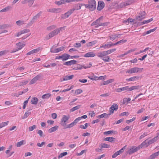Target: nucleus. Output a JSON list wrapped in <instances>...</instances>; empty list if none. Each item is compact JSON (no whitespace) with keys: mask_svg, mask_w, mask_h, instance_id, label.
Segmentation results:
<instances>
[{"mask_svg":"<svg viewBox=\"0 0 159 159\" xmlns=\"http://www.w3.org/2000/svg\"><path fill=\"white\" fill-rule=\"evenodd\" d=\"M65 27H61L54 30L53 31L49 33L46 36L45 39L46 40H48L50 38L54 37L60 33L61 31H62L64 30Z\"/></svg>","mask_w":159,"mask_h":159,"instance_id":"1","label":"nucleus"},{"mask_svg":"<svg viewBox=\"0 0 159 159\" xmlns=\"http://www.w3.org/2000/svg\"><path fill=\"white\" fill-rule=\"evenodd\" d=\"M148 140V139L144 141L140 145H139L138 147H136L135 146H133V147L128 151V153L131 155L132 153L137 152L138 150H139L143 146H145L147 144L146 141Z\"/></svg>","mask_w":159,"mask_h":159,"instance_id":"2","label":"nucleus"},{"mask_svg":"<svg viewBox=\"0 0 159 159\" xmlns=\"http://www.w3.org/2000/svg\"><path fill=\"white\" fill-rule=\"evenodd\" d=\"M87 8H88L91 11H93L96 9V3L95 0H89L88 4H84Z\"/></svg>","mask_w":159,"mask_h":159,"instance_id":"3","label":"nucleus"},{"mask_svg":"<svg viewBox=\"0 0 159 159\" xmlns=\"http://www.w3.org/2000/svg\"><path fill=\"white\" fill-rule=\"evenodd\" d=\"M69 117L66 116H64L61 120V124L64 126L65 128H69L70 127V124L68 120Z\"/></svg>","mask_w":159,"mask_h":159,"instance_id":"4","label":"nucleus"},{"mask_svg":"<svg viewBox=\"0 0 159 159\" xmlns=\"http://www.w3.org/2000/svg\"><path fill=\"white\" fill-rule=\"evenodd\" d=\"M143 68H138V67H134L131 68L130 70H128L126 73L132 74L133 73H137L138 72H140L142 71Z\"/></svg>","mask_w":159,"mask_h":159,"instance_id":"5","label":"nucleus"},{"mask_svg":"<svg viewBox=\"0 0 159 159\" xmlns=\"http://www.w3.org/2000/svg\"><path fill=\"white\" fill-rule=\"evenodd\" d=\"M113 46V43L110 42H107L106 43H104L100 47V48H103L104 49H107L111 48Z\"/></svg>","mask_w":159,"mask_h":159,"instance_id":"6","label":"nucleus"},{"mask_svg":"<svg viewBox=\"0 0 159 159\" xmlns=\"http://www.w3.org/2000/svg\"><path fill=\"white\" fill-rule=\"evenodd\" d=\"M118 108V105L117 104H114L111 106L110 108L109 115H111L114 113V111H117Z\"/></svg>","mask_w":159,"mask_h":159,"instance_id":"7","label":"nucleus"},{"mask_svg":"<svg viewBox=\"0 0 159 159\" xmlns=\"http://www.w3.org/2000/svg\"><path fill=\"white\" fill-rule=\"evenodd\" d=\"M82 5H84V4L79 3L75 5L74 6L73 8L72 9L70 10V14L72 13L75 10H78L80 9Z\"/></svg>","mask_w":159,"mask_h":159,"instance_id":"8","label":"nucleus"},{"mask_svg":"<svg viewBox=\"0 0 159 159\" xmlns=\"http://www.w3.org/2000/svg\"><path fill=\"white\" fill-rule=\"evenodd\" d=\"M158 136L157 135V136L154 137L152 139L149 140L148 142H147L148 140L146 141V143L147 144L145 145H146V147H148V146L152 144L156 141L158 139Z\"/></svg>","mask_w":159,"mask_h":159,"instance_id":"9","label":"nucleus"},{"mask_svg":"<svg viewBox=\"0 0 159 159\" xmlns=\"http://www.w3.org/2000/svg\"><path fill=\"white\" fill-rule=\"evenodd\" d=\"M133 2L132 0H129L126 2L121 3L120 5V6L121 8L123 7L127 6L130 5L131 4H132Z\"/></svg>","mask_w":159,"mask_h":159,"instance_id":"10","label":"nucleus"},{"mask_svg":"<svg viewBox=\"0 0 159 159\" xmlns=\"http://www.w3.org/2000/svg\"><path fill=\"white\" fill-rule=\"evenodd\" d=\"M105 3L102 1H99L98 3V6L97 7V10L98 11L101 10L105 7Z\"/></svg>","mask_w":159,"mask_h":159,"instance_id":"11","label":"nucleus"},{"mask_svg":"<svg viewBox=\"0 0 159 159\" xmlns=\"http://www.w3.org/2000/svg\"><path fill=\"white\" fill-rule=\"evenodd\" d=\"M47 11L51 13H58L61 11V9L60 8H49L47 10Z\"/></svg>","mask_w":159,"mask_h":159,"instance_id":"12","label":"nucleus"},{"mask_svg":"<svg viewBox=\"0 0 159 159\" xmlns=\"http://www.w3.org/2000/svg\"><path fill=\"white\" fill-rule=\"evenodd\" d=\"M30 31V30L29 29H24L21 30L16 34H15V36L16 37H19L21 34L27 33Z\"/></svg>","mask_w":159,"mask_h":159,"instance_id":"13","label":"nucleus"},{"mask_svg":"<svg viewBox=\"0 0 159 159\" xmlns=\"http://www.w3.org/2000/svg\"><path fill=\"white\" fill-rule=\"evenodd\" d=\"M16 45L17 46L16 49L15 50H13V51H12V52H15L17 51H18L19 50L21 49L25 46V44L21 43H17L16 44Z\"/></svg>","mask_w":159,"mask_h":159,"instance_id":"14","label":"nucleus"},{"mask_svg":"<svg viewBox=\"0 0 159 159\" xmlns=\"http://www.w3.org/2000/svg\"><path fill=\"white\" fill-rule=\"evenodd\" d=\"M41 76L40 75H37L33 79L30 83V84H32L35 83L40 78Z\"/></svg>","mask_w":159,"mask_h":159,"instance_id":"15","label":"nucleus"},{"mask_svg":"<svg viewBox=\"0 0 159 159\" xmlns=\"http://www.w3.org/2000/svg\"><path fill=\"white\" fill-rule=\"evenodd\" d=\"M98 57H100L102 59L105 56H107L105 51L102 52H98L97 54Z\"/></svg>","mask_w":159,"mask_h":159,"instance_id":"16","label":"nucleus"},{"mask_svg":"<svg viewBox=\"0 0 159 159\" xmlns=\"http://www.w3.org/2000/svg\"><path fill=\"white\" fill-rule=\"evenodd\" d=\"M35 0H25L22 2V3L25 4L28 3V6L30 7L33 4Z\"/></svg>","mask_w":159,"mask_h":159,"instance_id":"17","label":"nucleus"},{"mask_svg":"<svg viewBox=\"0 0 159 159\" xmlns=\"http://www.w3.org/2000/svg\"><path fill=\"white\" fill-rule=\"evenodd\" d=\"M122 34H111L108 36V38L112 40H114L119 35H121Z\"/></svg>","mask_w":159,"mask_h":159,"instance_id":"18","label":"nucleus"},{"mask_svg":"<svg viewBox=\"0 0 159 159\" xmlns=\"http://www.w3.org/2000/svg\"><path fill=\"white\" fill-rule=\"evenodd\" d=\"M95 56V53L92 52H88L86 53L84 56V57H93Z\"/></svg>","mask_w":159,"mask_h":159,"instance_id":"19","label":"nucleus"},{"mask_svg":"<svg viewBox=\"0 0 159 159\" xmlns=\"http://www.w3.org/2000/svg\"><path fill=\"white\" fill-rule=\"evenodd\" d=\"M40 50V48H38L34 49L33 50L30 51L28 53H27V55H29L33 54L34 53H37L39 52Z\"/></svg>","mask_w":159,"mask_h":159,"instance_id":"20","label":"nucleus"},{"mask_svg":"<svg viewBox=\"0 0 159 159\" xmlns=\"http://www.w3.org/2000/svg\"><path fill=\"white\" fill-rule=\"evenodd\" d=\"M152 20L153 19L152 18L148 20H143V21L142 22L138 23V25H142L148 23L150 22L151 21H152Z\"/></svg>","mask_w":159,"mask_h":159,"instance_id":"21","label":"nucleus"},{"mask_svg":"<svg viewBox=\"0 0 159 159\" xmlns=\"http://www.w3.org/2000/svg\"><path fill=\"white\" fill-rule=\"evenodd\" d=\"M159 155V151L154 153L151 155L149 157L148 159H154L156 157H157Z\"/></svg>","mask_w":159,"mask_h":159,"instance_id":"22","label":"nucleus"},{"mask_svg":"<svg viewBox=\"0 0 159 159\" xmlns=\"http://www.w3.org/2000/svg\"><path fill=\"white\" fill-rule=\"evenodd\" d=\"M139 78V76H133L129 79H127L126 80L127 81H134L138 80Z\"/></svg>","mask_w":159,"mask_h":159,"instance_id":"23","label":"nucleus"},{"mask_svg":"<svg viewBox=\"0 0 159 159\" xmlns=\"http://www.w3.org/2000/svg\"><path fill=\"white\" fill-rule=\"evenodd\" d=\"M141 86L139 85L129 87V91H131L133 90H137L141 88Z\"/></svg>","mask_w":159,"mask_h":159,"instance_id":"24","label":"nucleus"},{"mask_svg":"<svg viewBox=\"0 0 159 159\" xmlns=\"http://www.w3.org/2000/svg\"><path fill=\"white\" fill-rule=\"evenodd\" d=\"M134 22V24L137 23V21H136L135 19H132L129 18L126 20H125L124 22H128L129 23V22L132 23Z\"/></svg>","mask_w":159,"mask_h":159,"instance_id":"25","label":"nucleus"},{"mask_svg":"<svg viewBox=\"0 0 159 159\" xmlns=\"http://www.w3.org/2000/svg\"><path fill=\"white\" fill-rule=\"evenodd\" d=\"M114 79H111L107 81H105L103 82V84H101V85H106L110 83L113 82L114 81Z\"/></svg>","mask_w":159,"mask_h":159,"instance_id":"26","label":"nucleus"},{"mask_svg":"<svg viewBox=\"0 0 159 159\" xmlns=\"http://www.w3.org/2000/svg\"><path fill=\"white\" fill-rule=\"evenodd\" d=\"M58 128V126H55L53 127L50 128L48 130V132L50 133L53 132L54 131H56Z\"/></svg>","mask_w":159,"mask_h":159,"instance_id":"27","label":"nucleus"},{"mask_svg":"<svg viewBox=\"0 0 159 159\" xmlns=\"http://www.w3.org/2000/svg\"><path fill=\"white\" fill-rule=\"evenodd\" d=\"M26 143V142L25 140H21L19 142H17L16 144V146L18 147H20L21 145L25 144Z\"/></svg>","mask_w":159,"mask_h":159,"instance_id":"28","label":"nucleus"},{"mask_svg":"<svg viewBox=\"0 0 159 159\" xmlns=\"http://www.w3.org/2000/svg\"><path fill=\"white\" fill-rule=\"evenodd\" d=\"M110 115H109V114H107L106 113H103L100 115L98 116V117L100 118H107L109 117V116Z\"/></svg>","mask_w":159,"mask_h":159,"instance_id":"29","label":"nucleus"},{"mask_svg":"<svg viewBox=\"0 0 159 159\" xmlns=\"http://www.w3.org/2000/svg\"><path fill=\"white\" fill-rule=\"evenodd\" d=\"M62 60L63 61H66L67 60L69 59V57H70V55L67 54H64L62 55Z\"/></svg>","mask_w":159,"mask_h":159,"instance_id":"30","label":"nucleus"},{"mask_svg":"<svg viewBox=\"0 0 159 159\" xmlns=\"http://www.w3.org/2000/svg\"><path fill=\"white\" fill-rule=\"evenodd\" d=\"M97 41L96 40H94L92 42H89L87 44V46L88 47H90L97 43Z\"/></svg>","mask_w":159,"mask_h":159,"instance_id":"31","label":"nucleus"},{"mask_svg":"<svg viewBox=\"0 0 159 159\" xmlns=\"http://www.w3.org/2000/svg\"><path fill=\"white\" fill-rule=\"evenodd\" d=\"M127 41L126 40H124L123 39H122L121 40H120L119 41L115 43H113V45L115 46L117 44H122L123 43L125 42H126Z\"/></svg>","mask_w":159,"mask_h":159,"instance_id":"32","label":"nucleus"},{"mask_svg":"<svg viewBox=\"0 0 159 159\" xmlns=\"http://www.w3.org/2000/svg\"><path fill=\"white\" fill-rule=\"evenodd\" d=\"M51 94L49 93L45 94L42 96V98L43 99H48L51 96Z\"/></svg>","mask_w":159,"mask_h":159,"instance_id":"33","label":"nucleus"},{"mask_svg":"<svg viewBox=\"0 0 159 159\" xmlns=\"http://www.w3.org/2000/svg\"><path fill=\"white\" fill-rule=\"evenodd\" d=\"M116 133V131L114 130H109L104 132V134H114Z\"/></svg>","mask_w":159,"mask_h":159,"instance_id":"34","label":"nucleus"},{"mask_svg":"<svg viewBox=\"0 0 159 159\" xmlns=\"http://www.w3.org/2000/svg\"><path fill=\"white\" fill-rule=\"evenodd\" d=\"M102 60L105 62H109L111 58L109 56L107 55L105 56L104 57L102 58Z\"/></svg>","mask_w":159,"mask_h":159,"instance_id":"35","label":"nucleus"},{"mask_svg":"<svg viewBox=\"0 0 159 159\" xmlns=\"http://www.w3.org/2000/svg\"><path fill=\"white\" fill-rule=\"evenodd\" d=\"M38 102V99L36 98H34L32 99L31 103L33 104H36Z\"/></svg>","mask_w":159,"mask_h":159,"instance_id":"36","label":"nucleus"},{"mask_svg":"<svg viewBox=\"0 0 159 159\" xmlns=\"http://www.w3.org/2000/svg\"><path fill=\"white\" fill-rule=\"evenodd\" d=\"M70 80V76L66 75L63 77V78H61L60 79V81L62 82L64 81H66Z\"/></svg>","mask_w":159,"mask_h":159,"instance_id":"37","label":"nucleus"},{"mask_svg":"<svg viewBox=\"0 0 159 159\" xmlns=\"http://www.w3.org/2000/svg\"><path fill=\"white\" fill-rule=\"evenodd\" d=\"M115 138L111 137H108L106 138L105 139V141H107L109 142H112L115 141Z\"/></svg>","mask_w":159,"mask_h":159,"instance_id":"38","label":"nucleus"},{"mask_svg":"<svg viewBox=\"0 0 159 159\" xmlns=\"http://www.w3.org/2000/svg\"><path fill=\"white\" fill-rule=\"evenodd\" d=\"M70 16V12L68 11L65 14L62 15L61 17L63 19H65L68 17Z\"/></svg>","mask_w":159,"mask_h":159,"instance_id":"39","label":"nucleus"},{"mask_svg":"<svg viewBox=\"0 0 159 159\" xmlns=\"http://www.w3.org/2000/svg\"><path fill=\"white\" fill-rule=\"evenodd\" d=\"M25 22V21L21 20H19L16 22L17 25L19 26H20L23 24H24Z\"/></svg>","mask_w":159,"mask_h":159,"instance_id":"40","label":"nucleus"},{"mask_svg":"<svg viewBox=\"0 0 159 159\" xmlns=\"http://www.w3.org/2000/svg\"><path fill=\"white\" fill-rule=\"evenodd\" d=\"M11 8V7L10 6H7L6 7L2 9L0 11V12H6L8 11H9L10 9Z\"/></svg>","mask_w":159,"mask_h":159,"instance_id":"41","label":"nucleus"},{"mask_svg":"<svg viewBox=\"0 0 159 159\" xmlns=\"http://www.w3.org/2000/svg\"><path fill=\"white\" fill-rule=\"evenodd\" d=\"M78 121L79 120L77 118L73 122L70 124V127H72L74 125H75Z\"/></svg>","mask_w":159,"mask_h":159,"instance_id":"42","label":"nucleus"},{"mask_svg":"<svg viewBox=\"0 0 159 159\" xmlns=\"http://www.w3.org/2000/svg\"><path fill=\"white\" fill-rule=\"evenodd\" d=\"M80 107V105H77L75 107H73L72 108L70 109V111L73 112L78 109H79Z\"/></svg>","mask_w":159,"mask_h":159,"instance_id":"43","label":"nucleus"},{"mask_svg":"<svg viewBox=\"0 0 159 159\" xmlns=\"http://www.w3.org/2000/svg\"><path fill=\"white\" fill-rule=\"evenodd\" d=\"M9 123V121H6L2 122L0 124V127L2 128L7 125L8 123Z\"/></svg>","mask_w":159,"mask_h":159,"instance_id":"44","label":"nucleus"},{"mask_svg":"<svg viewBox=\"0 0 159 159\" xmlns=\"http://www.w3.org/2000/svg\"><path fill=\"white\" fill-rule=\"evenodd\" d=\"M110 145L107 144L105 143H103L101 144V148H110Z\"/></svg>","mask_w":159,"mask_h":159,"instance_id":"45","label":"nucleus"},{"mask_svg":"<svg viewBox=\"0 0 159 159\" xmlns=\"http://www.w3.org/2000/svg\"><path fill=\"white\" fill-rule=\"evenodd\" d=\"M143 19H144V17H141L139 16H136L135 18L136 21H137V22L138 21H141Z\"/></svg>","mask_w":159,"mask_h":159,"instance_id":"46","label":"nucleus"},{"mask_svg":"<svg viewBox=\"0 0 159 159\" xmlns=\"http://www.w3.org/2000/svg\"><path fill=\"white\" fill-rule=\"evenodd\" d=\"M67 154V153L66 152L61 153L58 156V158H60L62 157H63L66 155Z\"/></svg>","mask_w":159,"mask_h":159,"instance_id":"47","label":"nucleus"},{"mask_svg":"<svg viewBox=\"0 0 159 159\" xmlns=\"http://www.w3.org/2000/svg\"><path fill=\"white\" fill-rule=\"evenodd\" d=\"M83 92L82 90L80 89H78L75 90V93L76 95H78L81 93Z\"/></svg>","mask_w":159,"mask_h":159,"instance_id":"48","label":"nucleus"},{"mask_svg":"<svg viewBox=\"0 0 159 159\" xmlns=\"http://www.w3.org/2000/svg\"><path fill=\"white\" fill-rule=\"evenodd\" d=\"M157 27H155V28H154L153 29H152L149 30L147 31L146 32V34H148L152 32H153L155 30H156L157 29Z\"/></svg>","mask_w":159,"mask_h":159,"instance_id":"49","label":"nucleus"},{"mask_svg":"<svg viewBox=\"0 0 159 159\" xmlns=\"http://www.w3.org/2000/svg\"><path fill=\"white\" fill-rule=\"evenodd\" d=\"M121 88L122 91H130L129 87V86H125Z\"/></svg>","mask_w":159,"mask_h":159,"instance_id":"50","label":"nucleus"},{"mask_svg":"<svg viewBox=\"0 0 159 159\" xmlns=\"http://www.w3.org/2000/svg\"><path fill=\"white\" fill-rule=\"evenodd\" d=\"M30 114V112L27 111L25 112V113L24 114L23 117H22V119H25L27 118Z\"/></svg>","mask_w":159,"mask_h":159,"instance_id":"51","label":"nucleus"},{"mask_svg":"<svg viewBox=\"0 0 159 159\" xmlns=\"http://www.w3.org/2000/svg\"><path fill=\"white\" fill-rule=\"evenodd\" d=\"M55 28L56 26L55 25H53L48 27L47 29V30L50 31L54 29Z\"/></svg>","mask_w":159,"mask_h":159,"instance_id":"52","label":"nucleus"},{"mask_svg":"<svg viewBox=\"0 0 159 159\" xmlns=\"http://www.w3.org/2000/svg\"><path fill=\"white\" fill-rule=\"evenodd\" d=\"M146 13L145 11H143L140 12L139 13V16H141V17H144L145 18V16Z\"/></svg>","mask_w":159,"mask_h":159,"instance_id":"53","label":"nucleus"},{"mask_svg":"<svg viewBox=\"0 0 159 159\" xmlns=\"http://www.w3.org/2000/svg\"><path fill=\"white\" fill-rule=\"evenodd\" d=\"M102 18L103 17L102 16L97 20H98V22H97V25H99L100 26V24H101V20H102Z\"/></svg>","mask_w":159,"mask_h":159,"instance_id":"54","label":"nucleus"},{"mask_svg":"<svg viewBox=\"0 0 159 159\" xmlns=\"http://www.w3.org/2000/svg\"><path fill=\"white\" fill-rule=\"evenodd\" d=\"M126 147V146H125L123 147V148L121 149L120 150L117 151L120 154L124 152V150L125 149Z\"/></svg>","mask_w":159,"mask_h":159,"instance_id":"55","label":"nucleus"},{"mask_svg":"<svg viewBox=\"0 0 159 159\" xmlns=\"http://www.w3.org/2000/svg\"><path fill=\"white\" fill-rule=\"evenodd\" d=\"M50 51L52 53H57V49L54 48L53 47H52Z\"/></svg>","mask_w":159,"mask_h":159,"instance_id":"56","label":"nucleus"},{"mask_svg":"<svg viewBox=\"0 0 159 159\" xmlns=\"http://www.w3.org/2000/svg\"><path fill=\"white\" fill-rule=\"evenodd\" d=\"M45 144V142H42L41 143H37V146L39 147H42L43 145Z\"/></svg>","mask_w":159,"mask_h":159,"instance_id":"57","label":"nucleus"},{"mask_svg":"<svg viewBox=\"0 0 159 159\" xmlns=\"http://www.w3.org/2000/svg\"><path fill=\"white\" fill-rule=\"evenodd\" d=\"M36 128V126L35 125H33L32 126H30L29 127V131H32Z\"/></svg>","mask_w":159,"mask_h":159,"instance_id":"58","label":"nucleus"},{"mask_svg":"<svg viewBox=\"0 0 159 159\" xmlns=\"http://www.w3.org/2000/svg\"><path fill=\"white\" fill-rule=\"evenodd\" d=\"M135 119V117H133V118L130 120H127L126 122L127 124H129L134 120Z\"/></svg>","mask_w":159,"mask_h":159,"instance_id":"59","label":"nucleus"},{"mask_svg":"<svg viewBox=\"0 0 159 159\" xmlns=\"http://www.w3.org/2000/svg\"><path fill=\"white\" fill-rule=\"evenodd\" d=\"M147 135V133L146 132H144L142 135H141L139 138V139H141L143 138L145 136Z\"/></svg>","mask_w":159,"mask_h":159,"instance_id":"60","label":"nucleus"},{"mask_svg":"<svg viewBox=\"0 0 159 159\" xmlns=\"http://www.w3.org/2000/svg\"><path fill=\"white\" fill-rule=\"evenodd\" d=\"M64 47L63 46H62L58 48H57V52H59L63 50Z\"/></svg>","mask_w":159,"mask_h":159,"instance_id":"61","label":"nucleus"},{"mask_svg":"<svg viewBox=\"0 0 159 159\" xmlns=\"http://www.w3.org/2000/svg\"><path fill=\"white\" fill-rule=\"evenodd\" d=\"M87 116L86 115H84L82 116L81 117H78L77 118L78 120L79 121L81 120L82 118L86 119L87 118Z\"/></svg>","mask_w":159,"mask_h":159,"instance_id":"62","label":"nucleus"},{"mask_svg":"<svg viewBox=\"0 0 159 159\" xmlns=\"http://www.w3.org/2000/svg\"><path fill=\"white\" fill-rule=\"evenodd\" d=\"M119 155H120V154L119 153V152H118L117 151L112 155V158H115L116 157Z\"/></svg>","mask_w":159,"mask_h":159,"instance_id":"63","label":"nucleus"},{"mask_svg":"<svg viewBox=\"0 0 159 159\" xmlns=\"http://www.w3.org/2000/svg\"><path fill=\"white\" fill-rule=\"evenodd\" d=\"M77 63V61L75 60H72L70 61V66L72 65L76 64Z\"/></svg>","mask_w":159,"mask_h":159,"instance_id":"64","label":"nucleus"}]
</instances>
